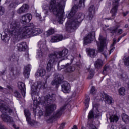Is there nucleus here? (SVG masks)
<instances>
[{
    "mask_svg": "<svg viewBox=\"0 0 129 129\" xmlns=\"http://www.w3.org/2000/svg\"><path fill=\"white\" fill-rule=\"evenodd\" d=\"M121 128L122 129H126V127H125V126L123 125V126H122Z\"/></svg>",
    "mask_w": 129,
    "mask_h": 129,
    "instance_id": "nucleus-61",
    "label": "nucleus"
},
{
    "mask_svg": "<svg viewBox=\"0 0 129 129\" xmlns=\"http://www.w3.org/2000/svg\"><path fill=\"white\" fill-rule=\"evenodd\" d=\"M93 76H94V73L90 71L89 73V75L88 77V79H90V80L92 79V78H93Z\"/></svg>",
    "mask_w": 129,
    "mask_h": 129,
    "instance_id": "nucleus-45",
    "label": "nucleus"
},
{
    "mask_svg": "<svg viewBox=\"0 0 129 129\" xmlns=\"http://www.w3.org/2000/svg\"><path fill=\"white\" fill-rule=\"evenodd\" d=\"M6 71H7V70H5L2 71V72H0V76L5 75V73H6Z\"/></svg>",
    "mask_w": 129,
    "mask_h": 129,
    "instance_id": "nucleus-55",
    "label": "nucleus"
},
{
    "mask_svg": "<svg viewBox=\"0 0 129 129\" xmlns=\"http://www.w3.org/2000/svg\"><path fill=\"white\" fill-rule=\"evenodd\" d=\"M72 129H77V126H76V125H74Z\"/></svg>",
    "mask_w": 129,
    "mask_h": 129,
    "instance_id": "nucleus-60",
    "label": "nucleus"
},
{
    "mask_svg": "<svg viewBox=\"0 0 129 129\" xmlns=\"http://www.w3.org/2000/svg\"><path fill=\"white\" fill-rule=\"evenodd\" d=\"M89 15L87 16V21H91L93 19V15L95 13V8L93 5H91L89 8Z\"/></svg>",
    "mask_w": 129,
    "mask_h": 129,
    "instance_id": "nucleus-19",
    "label": "nucleus"
},
{
    "mask_svg": "<svg viewBox=\"0 0 129 129\" xmlns=\"http://www.w3.org/2000/svg\"><path fill=\"white\" fill-rule=\"evenodd\" d=\"M109 119L110 120V122H117L118 121V119H119V118L118 117V116L116 115H112L110 116Z\"/></svg>",
    "mask_w": 129,
    "mask_h": 129,
    "instance_id": "nucleus-30",
    "label": "nucleus"
},
{
    "mask_svg": "<svg viewBox=\"0 0 129 129\" xmlns=\"http://www.w3.org/2000/svg\"><path fill=\"white\" fill-rule=\"evenodd\" d=\"M99 41L100 42V44H98V43H97L98 46V51L104 55L105 58H106V57H107V55H108V53H110V54L111 52H113V48L111 49L110 51L107 50V47H106V39L100 35L99 36Z\"/></svg>",
    "mask_w": 129,
    "mask_h": 129,
    "instance_id": "nucleus-6",
    "label": "nucleus"
},
{
    "mask_svg": "<svg viewBox=\"0 0 129 129\" xmlns=\"http://www.w3.org/2000/svg\"><path fill=\"white\" fill-rule=\"evenodd\" d=\"M72 78H73L74 79H75V78L76 77V76H75V75H73L72 76V77H71Z\"/></svg>",
    "mask_w": 129,
    "mask_h": 129,
    "instance_id": "nucleus-62",
    "label": "nucleus"
},
{
    "mask_svg": "<svg viewBox=\"0 0 129 129\" xmlns=\"http://www.w3.org/2000/svg\"><path fill=\"white\" fill-rule=\"evenodd\" d=\"M49 77H50V76H47L45 77V82H44V85H45V84L47 83V80H48V78H49Z\"/></svg>",
    "mask_w": 129,
    "mask_h": 129,
    "instance_id": "nucleus-53",
    "label": "nucleus"
},
{
    "mask_svg": "<svg viewBox=\"0 0 129 129\" xmlns=\"http://www.w3.org/2000/svg\"><path fill=\"white\" fill-rule=\"evenodd\" d=\"M118 76L119 78H120L121 79H124L126 77V75L125 73H123L122 74H118Z\"/></svg>",
    "mask_w": 129,
    "mask_h": 129,
    "instance_id": "nucleus-42",
    "label": "nucleus"
},
{
    "mask_svg": "<svg viewBox=\"0 0 129 129\" xmlns=\"http://www.w3.org/2000/svg\"><path fill=\"white\" fill-rule=\"evenodd\" d=\"M29 9H30V7L28 4H23L21 8L17 10V13L19 14V15H22V14H25V13H27L28 11H29Z\"/></svg>",
    "mask_w": 129,
    "mask_h": 129,
    "instance_id": "nucleus-17",
    "label": "nucleus"
},
{
    "mask_svg": "<svg viewBox=\"0 0 129 129\" xmlns=\"http://www.w3.org/2000/svg\"><path fill=\"white\" fill-rule=\"evenodd\" d=\"M95 37V32L92 31L90 32L88 35L84 38V43L86 44V45L90 44V43H91V41H93Z\"/></svg>",
    "mask_w": 129,
    "mask_h": 129,
    "instance_id": "nucleus-15",
    "label": "nucleus"
},
{
    "mask_svg": "<svg viewBox=\"0 0 129 129\" xmlns=\"http://www.w3.org/2000/svg\"><path fill=\"white\" fill-rule=\"evenodd\" d=\"M31 71V66L27 65L25 67L24 70V75L26 78H29L30 76V72Z\"/></svg>",
    "mask_w": 129,
    "mask_h": 129,
    "instance_id": "nucleus-24",
    "label": "nucleus"
},
{
    "mask_svg": "<svg viewBox=\"0 0 129 129\" xmlns=\"http://www.w3.org/2000/svg\"><path fill=\"white\" fill-rule=\"evenodd\" d=\"M7 37H8V35H1V39L3 41H7Z\"/></svg>",
    "mask_w": 129,
    "mask_h": 129,
    "instance_id": "nucleus-48",
    "label": "nucleus"
},
{
    "mask_svg": "<svg viewBox=\"0 0 129 129\" xmlns=\"http://www.w3.org/2000/svg\"><path fill=\"white\" fill-rule=\"evenodd\" d=\"M33 112L34 115H37V116H42L43 115V111L41 109H39L38 107H36L35 109L33 108Z\"/></svg>",
    "mask_w": 129,
    "mask_h": 129,
    "instance_id": "nucleus-28",
    "label": "nucleus"
},
{
    "mask_svg": "<svg viewBox=\"0 0 129 129\" xmlns=\"http://www.w3.org/2000/svg\"><path fill=\"white\" fill-rule=\"evenodd\" d=\"M118 29V27L117 26L115 27H110L109 28L107 29L108 32H109V33H111V34H114L117 32V29Z\"/></svg>",
    "mask_w": 129,
    "mask_h": 129,
    "instance_id": "nucleus-32",
    "label": "nucleus"
},
{
    "mask_svg": "<svg viewBox=\"0 0 129 129\" xmlns=\"http://www.w3.org/2000/svg\"><path fill=\"white\" fill-rule=\"evenodd\" d=\"M26 46H27V43L26 42H21L17 45V49L18 51H20V52L26 50Z\"/></svg>",
    "mask_w": 129,
    "mask_h": 129,
    "instance_id": "nucleus-25",
    "label": "nucleus"
},
{
    "mask_svg": "<svg viewBox=\"0 0 129 129\" xmlns=\"http://www.w3.org/2000/svg\"><path fill=\"white\" fill-rule=\"evenodd\" d=\"M61 89L64 93H69L71 90V87L68 82H63L61 85Z\"/></svg>",
    "mask_w": 129,
    "mask_h": 129,
    "instance_id": "nucleus-20",
    "label": "nucleus"
},
{
    "mask_svg": "<svg viewBox=\"0 0 129 129\" xmlns=\"http://www.w3.org/2000/svg\"><path fill=\"white\" fill-rule=\"evenodd\" d=\"M90 100V98L89 97H87L85 98V101H84V104L85 106H86V108H87L88 106H89V101Z\"/></svg>",
    "mask_w": 129,
    "mask_h": 129,
    "instance_id": "nucleus-39",
    "label": "nucleus"
},
{
    "mask_svg": "<svg viewBox=\"0 0 129 129\" xmlns=\"http://www.w3.org/2000/svg\"><path fill=\"white\" fill-rule=\"evenodd\" d=\"M124 61V64L125 66H128L129 65V55H126L125 54L123 58Z\"/></svg>",
    "mask_w": 129,
    "mask_h": 129,
    "instance_id": "nucleus-34",
    "label": "nucleus"
},
{
    "mask_svg": "<svg viewBox=\"0 0 129 129\" xmlns=\"http://www.w3.org/2000/svg\"><path fill=\"white\" fill-rule=\"evenodd\" d=\"M85 2V0H80L79 4H78V6L79 7V8H84V7L85 6L84 5V2Z\"/></svg>",
    "mask_w": 129,
    "mask_h": 129,
    "instance_id": "nucleus-41",
    "label": "nucleus"
},
{
    "mask_svg": "<svg viewBox=\"0 0 129 129\" xmlns=\"http://www.w3.org/2000/svg\"><path fill=\"white\" fill-rule=\"evenodd\" d=\"M117 127L115 125H112L111 127V129H116Z\"/></svg>",
    "mask_w": 129,
    "mask_h": 129,
    "instance_id": "nucleus-56",
    "label": "nucleus"
},
{
    "mask_svg": "<svg viewBox=\"0 0 129 129\" xmlns=\"http://www.w3.org/2000/svg\"><path fill=\"white\" fill-rule=\"evenodd\" d=\"M118 92L120 95H123V94H124V92H125V90L124 89V88H120L119 89Z\"/></svg>",
    "mask_w": 129,
    "mask_h": 129,
    "instance_id": "nucleus-44",
    "label": "nucleus"
},
{
    "mask_svg": "<svg viewBox=\"0 0 129 129\" xmlns=\"http://www.w3.org/2000/svg\"><path fill=\"white\" fill-rule=\"evenodd\" d=\"M21 71L19 69H16L15 72V75H19Z\"/></svg>",
    "mask_w": 129,
    "mask_h": 129,
    "instance_id": "nucleus-50",
    "label": "nucleus"
},
{
    "mask_svg": "<svg viewBox=\"0 0 129 129\" xmlns=\"http://www.w3.org/2000/svg\"><path fill=\"white\" fill-rule=\"evenodd\" d=\"M24 57H25L26 59L27 60L29 59V52H26L25 54H24Z\"/></svg>",
    "mask_w": 129,
    "mask_h": 129,
    "instance_id": "nucleus-51",
    "label": "nucleus"
},
{
    "mask_svg": "<svg viewBox=\"0 0 129 129\" xmlns=\"http://www.w3.org/2000/svg\"><path fill=\"white\" fill-rule=\"evenodd\" d=\"M94 65L96 68L99 69V68L103 66V61H102V60H101V59H98L96 61Z\"/></svg>",
    "mask_w": 129,
    "mask_h": 129,
    "instance_id": "nucleus-29",
    "label": "nucleus"
},
{
    "mask_svg": "<svg viewBox=\"0 0 129 129\" xmlns=\"http://www.w3.org/2000/svg\"><path fill=\"white\" fill-rule=\"evenodd\" d=\"M120 39H121V38H120V36L118 38V42H119V41L120 40Z\"/></svg>",
    "mask_w": 129,
    "mask_h": 129,
    "instance_id": "nucleus-64",
    "label": "nucleus"
},
{
    "mask_svg": "<svg viewBox=\"0 0 129 129\" xmlns=\"http://www.w3.org/2000/svg\"><path fill=\"white\" fill-rule=\"evenodd\" d=\"M65 127V123H62L60 124V126H59L60 129H63Z\"/></svg>",
    "mask_w": 129,
    "mask_h": 129,
    "instance_id": "nucleus-54",
    "label": "nucleus"
},
{
    "mask_svg": "<svg viewBox=\"0 0 129 129\" xmlns=\"http://www.w3.org/2000/svg\"><path fill=\"white\" fill-rule=\"evenodd\" d=\"M110 70V68L109 66H105L104 67V70L103 71V74L106 75L108 74V72Z\"/></svg>",
    "mask_w": 129,
    "mask_h": 129,
    "instance_id": "nucleus-35",
    "label": "nucleus"
},
{
    "mask_svg": "<svg viewBox=\"0 0 129 129\" xmlns=\"http://www.w3.org/2000/svg\"><path fill=\"white\" fill-rule=\"evenodd\" d=\"M66 108V105H64L60 108V109L57 110L56 112L54 113L53 115L54 117H59L62 115V113L65 110Z\"/></svg>",
    "mask_w": 129,
    "mask_h": 129,
    "instance_id": "nucleus-23",
    "label": "nucleus"
},
{
    "mask_svg": "<svg viewBox=\"0 0 129 129\" xmlns=\"http://www.w3.org/2000/svg\"><path fill=\"white\" fill-rule=\"evenodd\" d=\"M5 14V8L4 7L1 6L0 7V16H3Z\"/></svg>",
    "mask_w": 129,
    "mask_h": 129,
    "instance_id": "nucleus-47",
    "label": "nucleus"
},
{
    "mask_svg": "<svg viewBox=\"0 0 129 129\" xmlns=\"http://www.w3.org/2000/svg\"><path fill=\"white\" fill-rule=\"evenodd\" d=\"M123 30L121 29H118L117 30V34L118 35H121V34H122Z\"/></svg>",
    "mask_w": 129,
    "mask_h": 129,
    "instance_id": "nucleus-52",
    "label": "nucleus"
},
{
    "mask_svg": "<svg viewBox=\"0 0 129 129\" xmlns=\"http://www.w3.org/2000/svg\"><path fill=\"white\" fill-rule=\"evenodd\" d=\"M54 33H55V30L53 28H50L46 32V35L48 37H49V36L53 35Z\"/></svg>",
    "mask_w": 129,
    "mask_h": 129,
    "instance_id": "nucleus-37",
    "label": "nucleus"
},
{
    "mask_svg": "<svg viewBox=\"0 0 129 129\" xmlns=\"http://www.w3.org/2000/svg\"><path fill=\"white\" fill-rule=\"evenodd\" d=\"M120 0H113V5L112 9L111 10L110 13L112 14V16L110 18H106V20H110L113 21L116 17V13H117V9L118 8V3Z\"/></svg>",
    "mask_w": 129,
    "mask_h": 129,
    "instance_id": "nucleus-9",
    "label": "nucleus"
},
{
    "mask_svg": "<svg viewBox=\"0 0 129 129\" xmlns=\"http://www.w3.org/2000/svg\"><path fill=\"white\" fill-rule=\"evenodd\" d=\"M87 51H88V55L89 57L91 58H94L96 56V53H95V50L92 49L91 48H87Z\"/></svg>",
    "mask_w": 129,
    "mask_h": 129,
    "instance_id": "nucleus-27",
    "label": "nucleus"
},
{
    "mask_svg": "<svg viewBox=\"0 0 129 129\" xmlns=\"http://www.w3.org/2000/svg\"><path fill=\"white\" fill-rule=\"evenodd\" d=\"M56 100V95L50 93L40 101L39 107H44L45 109V115L49 116L52 112L56 110L57 105L53 103Z\"/></svg>",
    "mask_w": 129,
    "mask_h": 129,
    "instance_id": "nucleus-5",
    "label": "nucleus"
},
{
    "mask_svg": "<svg viewBox=\"0 0 129 129\" xmlns=\"http://www.w3.org/2000/svg\"><path fill=\"white\" fill-rule=\"evenodd\" d=\"M69 52V50L67 48H64L61 51H57L49 54V60L46 66L47 71L48 72H51L52 69L54 68V66H56V65L57 67H59V63L62 61L64 62L66 59H68L67 56Z\"/></svg>",
    "mask_w": 129,
    "mask_h": 129,
    "instance_id": "nucleus-4",
    "label": "nucleus"
},
{
    "mask_svg": "<svg viewBox=\"0 0 129 129\" xmlns=\"http://www.w3.org/2000/svg\"><path fill=\"white\" fill-rule=\"evenodd\" d=\"M36 75H38V76H40L41 77H43V76H44V75H46V70L43 69L38 70Z\"/></svg>",
    "mask_w": 129,
    "mask_h": 129,
    "instance_id": "nucleus-31",
    "label": "nucleus"
},
{
    "mask_svg": "<svg viewBox=\"0 0 129 129\" xmlns=\"http://www.w3.org/2000/svg\"><path fill=\"white\" fill-rule=\"evenodd\" d=\"M9 60L11 62H16V61H18V57L15 55H12L9 57Z\"/></svg>",
    "mask_w": 129,
    "mask_h": 129,
    "instance_id": "nucleus-36",
    "label": "nucleus"
},
{
    "mask_svg": "<svg viewBox=\"0 0 129 129\" xmlns=\"http://www.w3.org/2000/svg\"><path fill=\"white\" fill-rule=\"evenodd\" d=\"M124 36H126V33H123V34H122V35L120 36V38H122L123 37H124Z\"/></svg>",
    "mask_w": 129,
    "mask_h": 129,
    "instance_id": "nucleus-59",
    "label": "nucleus"
},
{
    "mask_svg": "<svg viewBox=\"0 0 129 129\" xmlns=\"http://www.w3.org/2000/svg\"><path fill=\"white\" fill-rule=\"evenodd\" d=\"M89 128L90 129H97V128H96V126H95V125H94L93 124H89Z\"/></svg>",
    "mask_w": 129,
    "mask_h": 129,
    "instance_id": "nucleus-49",
    "label": "nucleus"
},
{
    "mask_svg": "<svg viewBox=\"0 0 129 129\" xmlns=\"http://www.w3.org/2000/svg\"><path fill=\"white\" fill-rule=\"evenodd\" d=\"M124 28H128V24H126V25H125V26H124Z\"/></svg>",
    "mask_w": 129,
    "mask_h": 129,
    "instance_id": "nucleus-63",
    "label": "nucleus"
},
{
    "mask_svg": "<svg viewBox=\"0 0 129 129\" xmlns=\"http://www.w3.org/2000/svg\"><path fill=\"white\" fill-rule=\"evenodd\" d=\"M74 3L75 5L67 16L68 19H72L68 20L66 24V29L68 32H70L71 33L77 30L78 27H79V25H80V23L82 22L83 19H84V14L83 13H78L76 14V12H77L79 6H78L77 2L74 1Z\"/></svg>",
    "mask_w": 129,
    "mask_h": 129,
    "instance_id": "nucleus-2",
    "label": "nucleus"
},
{
    "mask_svg": "<svg viewBox=\"0 0 129 129\" xmlns=\"http://www.w3.org/2000/svg\"><path fill=\"white\" fill-rule=\"evenodd\" d=\"M12 124H13V127H14V128L19 129L18 127H17V125L15 124L14 123H13Z\"/></svg>",
    "mask_w": 129,
    "mask_h": 129,
    "instance_id": "nucleus-58",
    "label": "nucleus"
},
{
    "mask_svg": "<svg viewBox=\"0 0 129 129\" xmlns=\"http://www.w3.org/2000/svg\"><path fill=\"white\" fill-rule=\"evenodd\" d=\"M90 93L91 94H92V95H93L94 96L96 94V90L94 86L92 87V88L90 90Z\"/></svg>",
    "mask_w": 129,
    "mask_h": 129,
    "instance_id": "nucleus-43",
    "label": "nucleus"
},
{
    "mask_svg": "<svg viewBox=\"0 0 129 129\" xmlns=\"http://www.w3.org/2000/svg\"><path fill=\"white\" fill-rule=\"evenodd\" d=\"M19 5V3L18 2H14L11 3L9 7L10 8H13V9H16Z\"/></svg>",
    "mask_w": 129,
    "mask_h": 129,
    "instance_id": "nucleus-40",
    "label": "nucleus"
},
{
    "mask_svg": "<svg viewBox=\"0 0 129 129\" xmlns=\"http://www.w3.org/2000/svg\"><path fill=\"white\" fill-rule=\"evenodd\" d=\"M24 111L25 115L26 117V120L28 121V123H29V124L32 126L35 125V121L31 119V112L30 111H29L28 109H25Z\"/></svg>",
    "mask_w": 129,
    "mask_h": 129,
    "instance_id": "nucleus-16",
    "label": "nucleus"
},
{
    "mask_svg": "<svg viewBox=\"0 0 129 129\" xmlns=\"http://www.w3.org/2000/svg\"><path fill=\"white\" fill-rule=\"evenodd\" d=\"M14 96L16 97V98H21L22 97V96L21 95V94L20 93V92L17 90H15L14 92Z\"/></svg>",
    "mask_w": 129,
    "mask_h": 129,
    "instance_id": "nucleus-38",
    "label": "nucleus"
},
{
    "mask_svg": "<svg viewBox=\"0 0 129 129\" xmlns=\"http://www.w3.org/2000/svg\"><path fill=\"white\" fill-rule=\"evenodd\" d=\"M18 85L19 89L21 90V93L23 97H25V96H26V86H25V83L19 82Z\"/></svg>",
    "mask_w": 129,
    "mask_h": 129,
    "instance_id": "nucleus-22",
    "label": "nucleus"
},
{
    "mask_svg": "<svg viewBox=\"0 0 129 129\" xmlns=\"http://www.w3.org/2000/svg\"><path fill=\"white\" fill-rule=\"evenodd\" d=\"M42 87V84L40 82L35 83L34 85H32L31 87L32 94L31 96L33 100H36V96L38 95L37 93V91L38 88H41Z\"/></svg>",
    "mask_w": 129,
    "mask_h": 129,
    "instance_id": "nucleus-11",
    "label": "nucleus"
},
{
    "mask_svg": "<svg viewBox=\"0 0 129 129\" xmlns=\"http://www.w3.org/2000/svg\"><path fill=\"white\" fill-rule=\"evenodd\" d=\"M72 62H73V58L71 59H66L64 61V63H65L66 64L61 65L60 68L58 66V67H57L58 70H61V69L66 68L65 70V72L67 73H72V72H74L75 71V64L70 66L71 64H72Z\"/></svg>",
    "mask_w": 129,
    "mask_h": 129,
    "instance_id": "nucleus-7",
    "label": "nucleus"
},
{
    "mask_svg": "<svg viewBox=\"0 0 129 129\" xmlns=\"http://www.w3.org/2000/svg\"><path fill=\"white\" fill-rule=\"evenodd\" d=\"M95 105H96V104L93 106V109L89 112L88 115V118H93V117H96L97 118V117L100 116V112H99V111H98V109H97Z\"/></svg>",
    "mask_w": 129,
    "mask_h": 129,
    "instance_id": "nucleus-12",
    "label": "nucleus"
},
{
    "mask_svg": "<svg viewBox=\"0 0 129 129\" xmlns=\"http://www.w3.org/2000/svg\"><path fill=\"white\" fill-rule=\"evenodd\" d=\"M32 20V15L30 14H27L25 15H23L21 20V22L22 24L24 25H26V24H28V23H30V21Z\"/></svg>",
    "mask_w": 129,
    "mask_h": 129,
    "instance_id": "nucleus-18",
    "label": "nucleus"
},
{
    "mask_svg": "<svg viewBox=\"0 0 129 129\" xmlns=\"http://www.w3.org/2000/svg\"><path fill=\"white\" fill-rule=\"evenodd\" d=\"M1 117L5 122H8V123H11V124H14L15 123V121H14V118L6 114L3 113L1 115Z\"/></svg>",
    "mask_w": 129,
    "mask_h": 129,
    "instance_id": "nucleus-14",
    "label": "nucleus"
},
{
    "mask_svg": "<svg viewBox=\"0 0 129 129\" xmlns=\"http://www.w3.org/2000/svg\"><path fill=\"white\" fill-rule=\"evenodd\" d=\"M122 121L125 123H128L129 122V116L126 115L125 113H123L121 115Z\"/></svg>",
    "mask_w": 129,
    "mask_h": 129,
    "instance_id": "nucleus-33",
    "label": "nucleus"
},
{
    "mask_svg": "<svg viewBox=\"0 0 129 129\" xmlns=\"http://www.w3.org/2000/svg\"><path fill=\"white\" fill-rule=\"evenodd\" d=\"M38 48L40 50H37V56L38 58H41L42 60H45V58L43 56V54H47V52L49 50L46 45V41H40L38 42Z\"/></svg>",
    "mask_w": 129,
    "mask_h": 129,
    "instance_id": "nucleus-8",
    "label": "nucleus"
},
{
    "mask_svg": "<svg viewBox=\"0 0 129 129\" xmlns=\"http://www.w3.org/2000/svg\"><path fill=\"white\" fill-rule=\"evenodd\" d=\"M42 31L40 28H34V24L31 26H21V23L18 20H13L11 24L9 32L12 36H20L21 38L27 37L29 38L31 36L40 35Z\"/></svg>",
    "mask_w": 129,
    "mask_h": 129,
    "instance_id": "nucleus-1",
    "label": "nucleus"
},
{
    "mask_svg": "<svg viewBox=\"0 0 129 129\" xmlns=\"http://www.w3.org/2000/svg\"><path fill=\"white\" fill-rule=\"evenodd\" d=\"M0 111L4 112V113H13V110L8 106L7 105H5L3 102L0 101Z\"/></svg>",
    "mask_w": 129,
    "mask_h": 129,
    "instance_id": "nucleus-13",
    "label": "nucleus"
},
{
    "mask_svg": "<svg viewBox=\"0 0 129 129\" xmlns=\"http://www.w3.org/2000/svg\"><path fill=\"white\" fill-rule=\"evenodd\" d=\"M127 14H128V12H126V13L123 12L122 13V15L124 17H126V15H127Z\"/></svg>",
    "mask_w": 129,
    "mask_h": 129,
    "instance_id": "nucleus-57",
    "label": "nucleus"
},
{
    "mask_svg": "<svg viewBox=\"0 0 129 129\" xmlns=\"http://www.w3.org/2000/svg\"><path fill=\"white\" fill-rule=\"evenodd\" d=\"M105 103H107V104H113L114 102V100L110 96H108L107 94H105Z\"/></svg>",
    "mask_w": 129,
    "mask_h": 129,
    "instance_id": "nucleus-26",
    "label": "nucleus"
},
{
    "mask_svg": "<svg viewBox=\"0 0 129 129\" xmlns=\"http://www.w3.org/2000/svg\"><path fill=\"white\" fill-rule=\"evenodd\" d=\"M67 0H61L60 2L56 0L51 1L49 7L48 5H43L42 9L45 15H49V13H53L54 16H56V20L59 24H62L64 21L63 18V14L64 13V9Z\"/></svg>",
    "mask_w": 129,
    "mask_h": 129,
    "instance_id": "nucleus-3",
    "label": "nucleus"
},
{
    "mask_svg": "<svg viewBox=\"0 0 129 129\" xmlns=\"http://www.w3.org/2000/svg\"><path fill=\"white\" fill-rule=\"evenodd\" d=\"M10 70L11 72H12L13 75H15V72L16 71V68H15L14 66H11L10 68Z\"/></svg>",
    "mask_w": 129,
    "mask_h": 129,
    "instance_id": "nucleus-46",
    "label": "nucleus"
},
{
    "mask_svg": "<svg viewBox=\"0 0 129 129\" xmlns=\"http://www.w3.org/2000/svg\"><path fill=\"white\" fill-rule=\"evenodd\" d=\"M63 40V35L61 34H57L55 36H51L50 42L51 43H57Z\"/></svg>",
    "mask_w": 129,
    "mask_h": 129,
    "instance_id": "nucleus-21",
    "label": "nucleus"
},
{
    "mask_svg": "<svg viewBox=\"0 0 129 129\" xmlns=\"http://www.w3.org/2000/svg\"><path fill=\"white\" fill-rule=\"evenodd\" d=\"M63 79V75L60 74L55 73L54 75V79L51 82V85L53 86L55 85L56 87H58L62 83Z\"/></svg>",
    "mask_w": 129,
    "mask_h": 129,
    "instance_id": "nucleus-10",
    "label": "nucleus"
}]
</instances>
